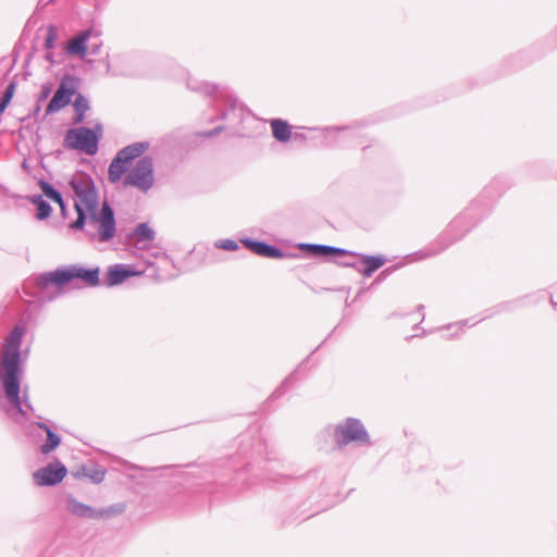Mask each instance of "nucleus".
Wrapping results in <instances>:
<instances>
[{
  "label": "nucleus",
  "instance_id": "nucleus-29",
  "mask_svg": "<svg viewBox=\"0 0 557 557\" xmlns=\"http://www.w3.org/2000/svg\"><path fill=\"white\" fill-rule=\"evenodd\" d=\"M103 478H104V472H99V471L96 472L95 475H91L92 481L96 483L101 482L103 480Z\"/></svg>",
  "mask_w": 557,
  "mask_h": 557
},
{
  "label": "nucleus",
  "instance_id": "nucleus-27",
  "mask_svg": "<svg viewBox=\"0 0 557 557\" xmlns=\"http://www.w3.org/2000/svg\"><path fill=\"white\" fill-rule=\"evenodd\" d=\"M215 90H216V86H214V85H210V84L206 83L203 86V91L208 95L214 94Z\"/></svg>",
  "mask_w": 557,
  "mask_h": 557
},
{
  "label": "nucleus",
  "instance_id": "nucleus-14",
  "mask_svg": "<svg viewBox=\"0 0 557 557\" xmlns=\"http://www.w3.org/2000/svg\"><path fill=\"white\" fill-rule=\"evenodd\" d=\"M300 247H301V249H305L317 257H329V256H337V255L338 256H344V255L357 256V253H355L352 251H348L346 249L327 246V245L301 244Z\"/></svg>",
  "mask_w": 557,
  "mask_h": 557
},
{
  "label": "nucleus",
  "instance_id": "nucleus-15",
  "mask_svg": "<svg viewBox=\"0 0 557 557\" xmlns=\"http://www.w3.org/2000/svg\"><path fill=\"white\" fill-rule=\"evenodd\" d=\"M91 35V30L87 29L82 32L78 36L72 38L66 47V51L69 54L78 55L79 58H85L87 51V40Z\"/></svg>",
  "mask_w": 557,
  "mask_h": 557
},
{
  "label": "nucleus",
  "instance_id": "nucleus-9",
  "mask_svg": "<svg viewBox=\"0 0 557 557\" xmlns=\"http://www.w3.org/2000/svg\"><path fill=\"white\" fill-rule=\"evenodd\" d=\"M70 185L74 194L79 199V205L85 208L98 202V195L91 177L85 173H78L74 175L70 182Z\"/></svg>",
  "mask_w": 557,
  "mask_h": 557
},
{
  "label": "nucleus",
  "instance_id": "nucleus-13",
  "mask_svg": "<svg viewBox=\"0 0 557 557\" xmlns=\"http://www.w3.org/2000/svg\"><path fill=\"white\" fill-rule=\"evenodd\" d=\"M362 257V265L359 267L356 262H343L342 264L345 267H351L356 269L359 273H361L364 277H370L377 269H380L384 263L385 259L381 256H361Z\"/></svg>",
  "mask_w": 557,
  "mask_h": 557
},
{
  "label": "nucleus",
  "instance_id": "nucleus-17",
  "mask_svg": "<svg viewBox=\"0 0 557 557\" xmlns=\"http://www.w3.org/2000/svg\"><path fill=\"white\" fill-rule=\"evenodd\" d=\"M37 426L41 430H44L47 434V441L45 444L40 446V451L44 455L50 454L52 450H54L61 443V437L55 434L49 425H47L44 422H38Z\"/></svg>",
  "mask_w": 557,
  "mask_h": 557
},
{
  "label": "nucleus",
  "instance_id": "nucleus-7",
  "mask_svg": "<svg viewBox=\"0 0 557 557\" xmlns=\"http://www.w3.org/2000/svg\"><path fill=\"white\" fill-rule=\"evenodd\" d=\"M335 441L338 447L346 446L351 442L370 444V437L362 423L355 418H347L338 424L334 431Z\"/></svg>",
  "mask_w": 557,
  "mask_h": 557
},
{
  "label": "nucleus",
  "instance_id": "nucleus-10",
  "mask_svg": "<svg viewBox=\"0 0 557 557\" xmlns=\"http://www.w3.org/2000/svg\"><path fill=\"white\" fill-rule=\"evenodd\" d=\"M66 475V468L60 461L51 462L34 472L37 485L51 486L60 483Z\"/></svg>",
  "mask_w": 557,
  "mask_h": 557
},
{
  "label": "nucleus",
  "instance_id": "nucleus-2",
  "mask_svg": "<svg viewBox=\"0 0 557 557\" xmlns=\"http://www.w3.org/2000/svg\"><path fill=\"white\" fill-rule=\"evenodd\" d=\"M77 219L71 224L73 230H83L86 226V234L90 239L101 243L111 240L116 234V224L113 209L104 201L99 210V202L83 208L75 202Z\"/></svg>",
  "mask_w": 557,
  "mask_h": 557
},
{
  "label": "nucleus",
  "instance_id": "nucleus-24",
  "mask_svg": "<svg viewBox=\"0 0 557 557\" xmlns=\"http://www.w3.org/2000/svg\"><path fill=\"white\" fill-rule=\"evenodd\" d=\"M57 36H58V32H57V28L52 25H50L48 27V30H47V36H46V39H45V48L50 50L54 47V42H55V39H57Z\"/></svg>",
  "mask_w": 557,
  "mask_h": 557
},
{
  "label": "nucleus",
  "instance_id": "nucleus-20",
  "mask_svg": "<svg viewBox=\"0 0 557 557\" xmlns=\"http://www.w3.org/2000/svg\"><path fill=\"white\" fill-rule=\"evenodd\" d=\"M38 185L40 189L42 190L44 195L49 198L50 200L54 201L60 206V209L62 212L65 211V203L63 200V197L61 193H59L52 185H50L48 182L40 180L38 182Z\"/></svg>",
  "mask_w": 557,
  "mask_h": 557
},
{
  "label": "nucleus",
  "instance_id": "nucleus-5",
  "mask_svg": "<svg viewBox=\"0 0 557 557\" xmlns=\"http://www.w3.org/2000/svg\"><path fill=\"white\" fill-rule=\"evenodd\" d=\"M124 186H133L146 193L154 184L153 161L149 156L141 157L129 169L123 180Z\"/></svg>",
  "mask_w": 557,
  "mask_h": 557
},
{
  "label": "nucleus",
  "instance_id": "nucleus-18",
  "mask_svg": "<svg viewBox=\"0 0 557 557\" xmlns=\"http://www.w3.org/2000/svg\"><path fill=\"white\" fill-rule=\"evenodd\" d=\"M271 128H272L273 137L276 140H278L281 143H286L289 140L292 132H290V126L288 125L287 122L280 120V119H275L271 122Z\"/></svg>",
  "mask_w": 557,
  "mask_h": 557
},
{
  "label": "nucleus",
  "instance_id": "nucleus-23",
  "mask_svg": "<svg viewBox=\"0 0 557 557\" xmlns=\"http://www.w3.org/2000/svg\"><path fill=\"white\" fill-rule=\"evenodd\" d=\"M15 87H16V84L14 82H11L7 86L3 95L0 98V112H3L5 110V108L9 106V103L11 102L13 95H14Z\"/></svg>",
  "mask_w": 557,
  "mask_h": 557
},
{
  "label": "nucleus",
  "instance_id": "nucleus-22",
  "mask_svg": "<svg viewBox=\"0 0 557 557\" xmlns=\"http://www.w3.org/2000/svg\"><path fill=\"white\" fill-rule=\"evenodd\" d=\"M134 235L136 236L138 242H149L154 238V232L147 223L138 224L135 228Z\"/></svg>",
  "mask_w": 557,
  "mask_h": 557
},
{
  "label": "nucleus",
  "instance_id": "nucleus-19",
  "mask_svg": "<svg viewBox=\"0 0 557 557\" xmlns=\"http://www.w3.org/2000/svg\"><path fill=\"white\" fill-rule=\"evenodd\" d=\"M73 108L75 111L73 123L79 124L84 121L85 113L89 110V101L82 94H76L75 100L73 102Z\"/></svg>",
  "mask_w": 557,
  "mask_h": 557
},
{
  "label": "nucleus",
  "instance_id": "nucleus-28",
  "mask_svg": "<svg viewBox=\"0 0 557 557\" xmlns=\"http://www.w3.org/2000/svg\"><path fill=\"white\" fill-rule=\"evenodd\" d=\"M49 94H50V87L44 86L42 90L40 92V96H39V100L46 99L49 96Z\"/></svg>",
  "mask_w": 557,
  "mask_h": 557
},
{
  "label": "nucleus",
  "instance_id": "nucleus-32",
  "mask_svg": "<svg viewBox=\"0 0 557 557\" xmlns=\"http://www.w3.org/2000/svg\"><path fill=\"white\" fill-rule=\"evenodd\" d=\"M98 49H99V47H98V45H96L95 48L92 49V52L97 53Z\"/></svg>",
  "mask_w": 557,
  "mask_h": 557
},
{
  "label": "nucleus",
  "instance_id": "nucleus-30",
  "mask_svg": "<svg viewBox=\"0 0 557 557\" xmlns=\"http://www.w3.org/2000/svg\"><path fill=\"white\" fill-rule=\"evenodd\" d=\"M221 127H215L214 129L208 132L205 134L206 137H213L215 135H218L220 132H221Z\"/></svg>",
  "mask_w": 557,
  "mask_h": 557
},
{
  "label": "nucleus",
  "instance_id": "nucleus-25",
  "mask_svg": "<svg viewBox=\"0 0 557 557\" xmlns=\"http://www.w3.org/2000/svg\"><path fill=\"white\" fill-rule=\"evenodd\" d=\"M460 236L458 237H455L453 238L451 240L447 242L446 244L442 245V246H438L436 248L434 247H431V248H428L423 255H422V258H426V257H432V256H435L437 253H440L441 251H443L444 249H446L453 242L457 240Z\"/></svg>",
  "mask_w": 557,
  "mask_h": 557
},
{
  "label": "nucleus",
  "instance_id": "nucleus-3",
  "mask_svg": "<svg viewBox=\"0 0 557 557\" xmlns=\"http://www.w3.org/2000/svg\"><path fill=\"white\" fill-rule=\"evenodd\" d=\"M100 270L98 267L86 269L79 264L60 267L54 271L45 272L36 277V285L40 289H47L53 285L61 290L66 284L81 281L85 286L95 287L100 284Z\"/></svg>",
  "mask_w": 557,
  "mask_h": 557
},
{
  "label": "nucleus",
  "instance_id": "nucleus-21",
  "mask_svg": "<svg viewBox=\"0 0 557 557\" xmlns=\"http://www.w3.org/2000/svg\"><path fill=\"white\" fill-rule=\"evenodd\" d=\"M32 203L37 207L36 218L38 220L48 219L51 215L52 208L51 206L44 199L41 195H34L29 197Z\"/></svg>",
  "mask_w": 557,
  "mask_h": 557
},
{
  "label": "nucleus",
  "instance_id": "nucleus-8",
  "mask_svg": "<svg viewBox=\"0 0 557 557\" xmlns=\"http://www.w3.org/2000/svg\"><path fill=\"white\" fill-rule=\"evenodd\" d=\"M76 77L71 75L64 76L46 108V114H52L65 108L71 102L72 97L76 94Z\"/></svg>",
  "mask_w": 557,
  "mask_h": 557
},
{
  "label": "nucleus",
  "instance_id": "nucleus-16",
  "mask_svg": "<svg viewBox=\"0 0 557 557\" xmlns=\"http://www.w3.org/2000/svg\"><path fill=\"white\" fill-rule=\"evenodd\" d=\"M66 507L67 510L78 517H85V518H96L98 517V513L94 508H91L88 505H85L83 503H79L74 497H69L66 500ZM103 513H99V516H102Z\"/></svg>",
  "mask_w": 557,
  "mask_h": 557
},
{
  "label": "nucleus",
  "instance_id": "nucleus-4",
  "mask_svg": "<svg viewBox=\"0 0 557 557\" xmlns=\"http://www.w3.org/2000/svg\"><path fill=\"white\" fill-rule=\"evenodd\" d=\"M149 148V143L139 141L131 144L121 149L111 161L108 170V177L111 183H117L126 172L127 164L139 158Z\"/></svg>",
  "mask_w": 557,
  "mask_h": 557
},
{
  "label": "nucleus",
  "instance_id": "nucleus-1",
  "mask_svg": "<svg viewBox=\"0 0 557 557\" xmlns=\"http://www.w3.org/2000/svg\"><path fill=\"white\" fill-rule=\"evenodd\" d=\"M24 333V326L15 325L5 338L0 362V380L7 399L21 414L26 417L27 410H33V407L28 401L26 391H24L23 401L20 397V349Z\"/></svg>",
  "mask_w": 557,
  "mask_h": 557
},
{
  "label": "nucleus",
  "instance_id": "nucleus-34",
  "mask_svg": "<svg viewBox=\"0 0 557 557\" xmlns=\"http://www.w3.org/2000/svg\"><path fill=\"white\" fill-rule=\"evenodd\" d=\"M47 59H48L50 62H53V61H52V55L48 54V55H47Z\"/></svg>",
  "mask_w": 557,
  "mask_h": 557
},
{
  "label": "nucleus",
  "instance_id": "nucleus-26",
  "mask_svg": "<svg viewBox=\"0 0 557 557\" xmlns=\"http://www.w3.org/2000/svg\"><path fill=\"white\" fill-rule=\"evenodd\" d=\"M216 247L224 250L233 251L238 249V244L233 239H223L216 244Z\"/></svg>",
  "mask_w": 557,
  "mask_h": 557
},
{
  "label": "nucleus",
  "instance_id": "nucleus-12",
  "mask_svg": "<svg viewBox=\"0 0 557 557\" xmlns=\"http://www.w3.org/2000/svg\"><path fill=\"white\" fill-rule=\"evenodd\" d=\"M135 274L136 273L129 270L125 264H115L109 267L103 276L102 284L106 287H112L122 284L126 278Z\"/></svg>",
  "mask_w": 557,
  "mask_h": 557
},
{
  "label": "nucleus",
  "instance_id": "nucleus-31",
  "mask_svg": "<svg viewBox=\"0 0 557 557\" xmlns=\"http://www.w3.org/2000/svg\"><path fill=\"white\" fill-rule=\"evenodd\" d=\"M289 381H290V377L286 379V380L284 381V383L282 384V386H281L277 391H275V393L273 394V396H275L276 394H280V393H281V389H282L285 385H287Z\"/></svg>",
  "mask_w": 557,
  "mask_h": 557
},
{
  "label": "nucleus",
  "instance_id": "nucleus-11",
  "mask_svg": "<svg viewBox=\"0 0 557 557\" xmlns=\"http://www.w3.org/2000/svg\"><path fill=\"white\" fill-rule=\"evenodd\" d=\"M242 243L244 244L245 247L250 249L253 253L261 256V257L280 259L285 256V253L281 249H278L275 246L269 245L264 242L246 238V239H243Z\"/></svg>",
  "mask_w": 557,
  "mask_h": 557
},
{
  "label": "nucleus",
  "instance_id": "nucleus-6",
  "mask_svg": "<svg viewBox=\"0 0 557 557\" xmlns=\"http://www.w3.org/2000/svg\"><path fill=\"white\" fill-rule=\"evenodd\" d=\"M99 138L96 133L87 127L71 128L66 132L64 145L69 149L84 151L94 156L98 151Z\"/></svg>",
  "mask_w": 557,
  "mask_h": 557
},
{
  "label": "nucleus",
  "instance_id": "nucleus-33",
  "mask_svg": "<svg viewBox=\"0 0 557 557\" xmlns=\"http://www.w3.org/2000/svg\"><path fill=\"white\" fill-rule=\"evenodd\" d=\"M457 223H458V221H457V220H456V221H454V222L451 223L450 227H455V225H457Z\"/></svg>",
  "mask_w": 557,
  "mask_h": 557
},
{
  "label": "nucleus",
  "instance_id": "nucleus-35",
  "mask_svg": "<svg viewBox=\"0 0 557 557\" xmlns=\"http://www.w3.org/2000/svg\"><path fill=\"white\" fill-rule=\"evenodd\" d=\"M388 271H389L388 269H385V270L381 273V275H384V274H385V273H387Z\"/></svg>",
  "mask_w": 557,
  "mask_h": 557
}]
</instances>
